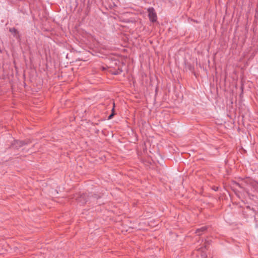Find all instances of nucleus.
<instances>
[{"label": "nucleus", "mask_w": 258, "mask_h": 258, "mask_svg": "<svg viewBox=\"0 0 258 258\" xmlns=\"http://www.w3.org/2000/svg\"><path fill=\"white\" fill-rule=\"evenodd\" d=\"M148 16L150 20L152 22H155L157 20V15L153 8H149L148 9Z\"/></svg>", "instance_id": "nucleus-1"}, {"label": "nucleus", "mask_w": 258, "mask_h": 258, "mask_svg": "<svg viewBox=\"0 0 258 258\" xmlns=\"http://www.w3.org/2000/svg\"><path fill=\"white\" fill-rule=\"evenodd\" d=\"M88 195L87 193L83 194L76 198L78 203L80 205H84L88 201Z\"/></svg>", "instance_id": "nucleus-2"}, {"label": "nucleus", "mask_w": 258, "mask_h": 258, "mask_svg": "<svg viewBox=\"0 0 258 258\" xmlns=\"http://www.w3.org/2000/svg\"><path fill=\"white\" fill-rule=\"evenodd\" d=\"M27 144L28 143L23 141L16 140L14 141V143L13 144L12 146L16 148H19Z\"/></svg>", "instance_id": "nucleus-3"}, {"label": "nucleus", "mask_w": 258, "mask_h": 258, "mask_svg": "<svg viewBox=\"0 0 258 258\" xmlns=\"http://www.w3.org/2000/svg\"><path fill=\"white\" fill-rule=\"evenodd\" d=\"M207 229V227L206 226H203L200 228H198L196 230V233L198 235H200L202 234V233L205 231Z\"/></svg>", "instance_id": "nucleus-4"}, {"label": "nucleus", "mask_w": 258, "mask_h": 258, "mask_svg": "<svg viewBox=\"0 0 258 258\" xmlns=\"http://www.w3.org/2000/svg\"><path fill=\"white\" fill-rule=\"evenodd\" d=\"M10 31L14 35V36L19 38V32L14 28H11Z\"/></svg>", "instance_id": "nucleus-5"}, {"label": "nucleus", "mask_w": 258, "mask_h": 258, "mask_svg": "<svg viewBox=\"0 0 258 258\" xmlns=\"http://www.w3.org/2000/svg\"><path fill=\"white\" fill-rule=\"evenodd\" d=\"M113 107H114V103H113ZM114 114V108H113L112 109V113L108 116V119H111Z\"/></svg>", "instance_id": "nucleus-6"}, {"label": "nucleus", "mask_w": 258, "mask_h": 258, "mask_svg": "<svg viewBox=\"0 0 258 258\" xmlns=\"http://www.w3.org/2000/svg\"><path fill=\"white\" fill-rule=\"evenodd\" d=\"M201 256L202 258H207V255L205 253H202Z\"/></svg>", "instance_id": "nucleus-7"}, {"label": "nucleus", "mask_w": 258, "mask_h": 258, "mask_svg": "<svg viewBox=\"0 0 258 258\" xmlns=\"http://www.w3.org/2000/svg\"><path fill=\"white\" fill-rule=\"evenodd\" d=\"M114 75H117V73H114Z\"/></svg>", "instance_id": "nucleus-8"}]
</instances>
